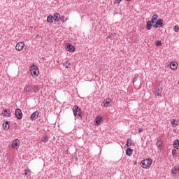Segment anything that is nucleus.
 <instances>
[{"label":"nucleus","mask_w":179,"mask_h":179,"mask_svg":"<svg viewBox=\"0 0 179 179\" xmlns=\"http://www.w3.org/2000/svg\"><path fill=\"white\" fill-rule=\"evenodd\" d=\"M126 145L129 147L132 145V140L131 138L127 139Z\"/></svg>","instance_id":"cd10ccee"},{"label":"nucleus","mask_w":179,"mask_h":179,"mask_svg":"<svg viewBox=\"0 0 179 179\" xmlns=\"http://www.w3.org/2000/svg\"><path fill=\"white\" fill-rule=\"evenodd\" d=\"M152 24V22H150V21H148L146 22L145 29H147V30H152V26H153Z\"/></svg>","instance_id":"dca6fc26"},{"label":"nucleus","mask_w":179,"mask_h":179,"mask_svg":"<svg viewBox=\"0 0 179 179\" xmlns=\"http://www.w3.org/2000/svg\"><path fill=\"white\" fill-rule=\"evenodd\" d=\"M3 129H4V131L9 129V122L6 121L5 123L3 124Z\"/></svg>","instance_id":"f3484780"},{"label":"nucleus","mask_w":179,"mask_h":179,"mask_svg":"<svg viewBox=\"0 0 179 179\" xmlns=\"http://www.w3.org/2000/svg\"><path fill=\"white\" fill-rule=\"evenodd\" d=\"M173 30H174V32H175V33H178L179 27H178V25H176V26L173 27Z\"/></svg>","instance_id":"7c9ffc66"},{"label":"nucleus","mask_w":179,"mask_h":179,"mask_svg":"<svg viewBox=\"0 0 179 179\" xmlns=\"http://www.w3.org/2000/svg\"><path fill=\"white\" fill-rule=\"evenodd\" d=\"M59 19L62 22V23H64V22H66V20H68V18L65 19V17L64 15L60 16Z\"/></svg>","instance_id":"bb28decb"},{"label":"nucleus","mask_w":179,"mask_h":179,"mask_svg":"<svg viewBox=\"0 0 179 179\" xmlns=\"http://www.w3.org/2000/svg\"><path fill=\"white\" fill-rule=\"evenodd\" d=\"M177 154V150H172V155L173 156H174V155H176Z\"/></svg>","instance_id":"72a5a7b5"},{"label":"nucleus","mask_w":179,"mask_h":179,"mask_svg":"<svg viewBox=\"0 0 179 179\" xmlns=\"http://www.w3.org/2000/svg\"><path fill=\"white\" fill-rule=\"evenodd\" d=\"M143 169H149L152 166V159H144L141 162Z\"/></svg>","instance_id":"f03ea898"},{"label":"nucleus","mask_w":179,"mask_h":179,"mask_svg":"<svg viewBox=\"0 0 179 179\" xmlns=\"http://www.w3.org/2000/svg\"><path fill=\"white\" fill-rule=\"evenodd\" d=\"M171 124L172 127H177V125H178V122L176 121V120H173V121L171 122Z\"/></svg>","instance_id":"393cba45"},{"label":"nucleus","mask_w":179,"mask_h":179,"mask_svg":"<svg viewBox=\"0 0 179 179\" xmlns=\"http://www.w3.org/2000/svg\"><path fill=\"white\" fill-rule=\"evenodd\" d=\"M69 65H71V63L68 61L65 62V63H64L63 66H64V68H69Z\"/></svg>","instance_id":"a878e982"},{"label":"nucleus","mask_w":179,"mask_h":179,"mask_svg":"<svg viewBox=\"0 0 179 179\" xmlns=\"http://www.w3.org/2000/svg\"><path fill=\"white\" fill-rule=\"evenodd\" d=\"M30 174H31V171H30V169H25L24 170V176H29Z\"/></svg>","instance_id":"b1692460"},{"label":"nucleus","mask_w":179,"mask_h":179,"mask_svg":"<svg viewBox=\"0 0 179 179\" xmlns=\"http://www.w3.org/2000/svg\"><path fill=\"white\" fill-rule=\"evenodd\" d=\"M2 115H3V117H10V110L3 109L2 112Z\"/></svg>","instance_id":"9b49d317"},{"label":"nucleus","mask_w":179,"mask_h":179,"mask_svg":"<svg viewBox=\"0 0 179 179\" xmlns=\"http://www.w3.org/2000/svg\"><path fill=\"white\" fill-rule=\"evenodd\" d=\"M111 36L114 37V36H115V34L113 33L111 34Z\"/></svg>","instance_id":"4c0bfd02"},{"label":"nucleus","mask_w":179,"mask_h":179,"mask_svg":"<svg viewBox=\"0 0 179 179\" xmlns=\"http://www.w3.org/2000/svg\"><path fill=\"white\" fill-rule=\"evenodd\" d=\"M136 80H138V78H134L133 80V83H135V82H136Z\"/></svg>","instance_id":"c9c22d12"},{"label":"nucleus","mask_w":179,"mask_h":179,"mask_svg":"<svg viewBox=\"0 0 179 179\" xmlns=\"http://www.w3.org/2000/svg\"><path fill=\"white\" fill-rule=\"evenodd\" d=\"M163 26H164V24L163 23V19L159 18L157 20L155 24L152 25V27L157 29V27H163Z\"/></svg>","instance_id":"39448f33"},{"label":"nucleus","mask_w":179,"mask_h":179,"mask_svg":"<svg viewBox=\"0 0 179 179\" xmlns=\"http://www.w3.org/2000/svg\"><path fill=\"white\" fill-rule=\"evenodd\" d=\"M156 146L157 148H160V146H162V141L160 140H157V141L156 142Z\"/></svg>","instance_id":"c756f323"},{"label":"nucleus","mask_w":179,"mask_h":179,"mask_svg":"<svg viewBox=\"0 0 179 179\" xmlns=\"http://www.w3.org/2000/svg\"><path fill=\"white\" fill-rule=\"evenodd\" d=\"M179 171V167L178 166H175L173 169H172V173L177 174V173H178Z\"/></svg>","instance_id":"412c9836"},{"label":"nucleus","mask_w":179,"mask_h":179,"mask_svg":"<svg viewBox=\"0 0 179 179\" xmlns=\"http://www.w3.org/2000/svg\"><path fill=\"white\" fill-rule=\"evenodd\" d=\"M143 132V129H138V134H142Z\"/></svg>","instance_id":"f704fd0d"},{"label":"nucleus","mask_w":179,"mask_h":179,"mask_svg":"<svg viewBox=\"0 0 179 179\" xmlns=\"http://www.w3.org/2000/svg\"><path fill=\"white\" fill-rule=\"evenodd\" d=\"M73 113L76 118H80L82 120V109L78 105H75L73 107Z\"/></svg>","instance_id":"f257e3e1"},{"label":"nucleus","mask_w":179,"mask_h":179,"mask_svg":"<svg viewBox=\"0 0 179 179\" xmlns=\"http://www.w3.org/2000/svg\"><path fill=\"white\" fill-rule=\"evenodd\" d=\"M24 92L26 93H29V92H31V85H27L24 89Z\"/></svg>","instance_id":"aec40b11"},{"label":"nucleus","mask_w":179,"mask_h":179,"mask_svg":"<svg viewBox=\"0 0 179 179\" xmlns=\"http://www.w3.org/2000/svg\"><path fill=\"white\" fill-rule=\"evenodd\" d=\"M19 139H15L12 143V148L14 149H17L19 148V143H20Z\"/></svg>","instance_id":"1a4fd4ad"},{"label":"nucleus","mask_w":179,"mask_h":179,"mask_svg":"<svg viewBox=\"0 0 179 179\" xmlns=\"http://www.w3.org/2000/svg\"><path fill=\"white\" fill-rule=\"evenodd\" d=\"M24 47V42H19L15 45V50L17 51H22V49Z\"/></svg>","instance_id":"0eeeda50"},{"label":"nucleus","mask_w":179,"mask_h":179,"mask_svg":"<svg viewBox=\"0 0 179 179\" xmlns=\"http://www.w3.org/2000/svg\"><path fill=\"white\" fill-rule=\"evenodd\" d=\"M39 89H38V87H37V86H34V87H33V92H34V93H38V92H39Z\"/></svg>","instance_id":"c85d7f7f"},{"label":"nucleus","mask_w":179,"mask_h":179,"mask_svg":"<svg viewBox=\"0 0 179 179\" xmlns=\"http://www.w3.org/2000/svg\"><path fill=\"white\" fill-rule=\"evenodd\" d=\"M65 48L66 51H69V52H75L76 48L70 43L66 44Z\"/></svg>","instance_id":"20e7f679"},{"label":"nucleus","mask_w":179,"mask_h":179,"mask_svg":"<svg viewBox=\"0 0 179 179\" xmlns=\"http://www.w3.org/2000/svg\"><path fill=\"white\" fill-rule=\"evenodd\" d=\"M157 17H159V16L157 15V14H155L152 15L151 20L150 21L151 23L155 24L156 23V20H157Z\"/></svg>","instance_id":"2eb2a0df"},{"label":"nucleus","mask_w":179,"mask_h":179,"mask_svg":"<svg viewBox=\"0 0 179 179\" xmlns=\"http://www.w3.org/2000/svg\"><path fill=\"white\" fill-rule=\"evenodd\" d=\"M30 73L32 76H38V68L36 65H32L30 66Z\"/></svg>","instance_id":"7ed1b4c3"},{"label":"nucleus","mask_w":179,"mask_h":179,"mask_svg":"<svg viewBox=\"0 0 179 179\" xmlns=\"http://www.w3.org/2000/svg\"><path fill=\"white\" fill-rule=\"evenodd\" d=\"M162 92H163V90L158 88L155 91V96H160V94H162Z\"/></svg>","instance_id":"5701e85b"},{"label":"nucleus","mask_w":179,"mask_h":179,"mask_svg":"<svg viewBox=\"0 0 179 179\" xmlns=\"http://www.w3.org/2000/svg\"><path fill=\"white\" fill-rule=\"evenodd\" d=\"M173 148H175V149H176V150H179V140L176 139L174 141L173 143Z\"/></svg>","instance_id":"f8f14e48"},{"label":"nucleus","mask_w":179,"mask_h":179,"mask_svg":"<svg viewBox=\"0 0 179 179\" xmlns=\"http://www.w3.org/2000/svg\"><path fill=\"white\" fill-rule=\"evenodd\" d=\"M108 38H111V37H113L111 35H109L108 36Z\"/></svg>","instance_id":"58836bf2"},{"label":"nucleus","mask_w":179,"mask_h":179,"mask_svg":"<svg viewBox=\"0 0 179 179\" xmlns=\"http://www.w3.org/2000/svg\"><path fill=\"white\" fill-rule=\"evenodd\" d=\"M59 17H61V15H59V13H56L54 14L53 20L55 22H59Z\"/></svg>","instance_id":"ddd939ff"},{"label":"nucleus","mask_w":179,"mask_h":179,"mask_svg":"<svg viewBox=\"0 0 179 179\" xmlns=\"http://www.w3.org/2000/svg\"><path fill=\"white\" fill-rule=\"evenodd\" d=\"M101 122H103V117H101L100 116H97L94 121L95 127H99V125H100V124H101Z\"/></svg>","instance_id":"6e6552de"},{"label":"nucleus","mask_w":179,"mask_h":179,"mask_svg":"<svg viewBox=\"0 0 179 179\" xmlns=\"http://www.w3.org/2000/svg\"><path fill=\"white\" fill-rule=\"evenodd\" d=\"M132 152H134V150H132L131 148H127L126 150V155L127 156H132Z\"/></svg>","instance_id":"6ab92c4d"},{"label":"nucleus","mask_w":179,"mask_h":179,"mask_svg":"<svg viewBox=\"0 0 179 179\" xmlns=\"http://www.w3.org/2000/svg\"><path fill=\"white\" fill-rule=\"evenodd\" d=\"M178 66V64H177L176 62H172L171 63V69H172L173 71H176Z\"/></svg>","instance_id":"a211bd4d"},{"label":"nucleus","mask_w":179,"mask_h":179,"mask_svg":"<svg viewBox=\"0 0 179 179\" xmlns=\"http://www.w3.org/2000/svg\"><path fill=\"white\" fill-rule=\"evenodd\" d=\"M155 45H157V47L162 45V41H157L155 43Z\"/></svg>","instance_id":"2f4dec72"},{"label":"nucleus","mask_w":179,"mask_h":179,"mask_svg":"<svg viewBox=\"0 0 179 179\" xmlns=\"http://www.w3.org/2000/svg\"><path fill=\"white\" fill-rule=\"evenodd\" d=\"M111 103V99H106L105 101H103L101 103V106H103V107H110Z\"/></svg>","instance_id":"9d476101"},{"label":"nucleus","mask_w":179,"mask_h":179,"mask_svg":"<svg viewBox=\"0 0 179 179\" xmlns=\"http://www.w3.org/2000/svg\"><path fill=\"white\" fill-rule=\"evenodd\" d=\"M42 141H43V142H48V137H47V136L43 137Z\"/></svg>","instance_id":"473e14b6"},{"label":"nucleus","mask_w":179,"mask_h":179,"mask_svg":"<svg viewBox=\"0 0 179 179\" xmlns=\"http://www.w3.org/2000/svg\"><path fill=\"white\" fill-rule=\"evenodd\" d=\"M37 117H38V112L35 111L31 115V120H36Z\"/></svg>","instance_id":"4468645a"},{"label":"nucleus","mask_w":179,"mask_h":179,"mask_svg":"<svg viewBox=\"0 0 179 179\" xmlns=\"http://www.w3.org/2000/svg\"><path fill=\"white\" fill-rule=\"evenodd\" d=\"M122 0H116V2L117 3H121V1H122Z\"/></svg>","instance_id":"e433bc0d"},{"label":"nucleus","mask_w":179,"mask_h":179,"mask_svg":"<svg viewBox=\"0 0 179 179\" xmlns=\"http://www.w3.org/2000/svg\"><path fill=\"white\" fill-rule=\"evenodd\" d=\"M126 1H131V0H126Z\"/></svg>","instance_id":"ea45409f"},{"label":"nucleus","mask_w":179,"mask_h":179,"mask_svg":"<svg viewBox=\"0 0 179 179\" xmlns=\"http://www.w3.org/2000/svg\"><path fill=\"white\" fill-rule=\"evenodd\" d=\"M52 19H54L52 15L48 16V18H47L48 23H52L53 22Z\"/></svg>","instance_id":"4be33fe9"},{"label":"nucleus","mask_w":179,"mask_h":179,"mask_svg":"<svg viewBox=\"0 0 179 179\" xmlns=\"http://www.w3.org/2000/svg\"><path fill=\"white\" fill-rule=\"evenodd\" d=\"M15 114L17 120H22V118H23V113H22V110L20 108H17L15 110Z\"/></svg>","instance_id":"423d86ee"}]
</instances>
